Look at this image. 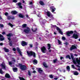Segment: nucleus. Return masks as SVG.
I'll use <instances>...</instances> for the list:
<instances>
[{
	"instance_id": "obj_42",
	"label": "nucleus",
	"mask_w": 80,
	"mask_h": 80,
	"mask_svg": "<svg viewBox=\"0 0 80 80\" xmlns=\"http://www.w3.org/2000/svg\"><path fill=\"white\" fill-rule=\"evenodd\" d=\"M49 77L51 78H53V75H52V74L49 75Z\"/></svg>"
},
{
	"instance_id": "obj_62",
	"label": "nucleus",
	"mask_w": 80,
	"mask_h": 80,
	"mask_svg": "<svg viewBox=\"0 0 80 80\" xmlns=\"http://www.w3.org/2000/svg\"><path fill=\"white\" fill-rule=\"evenodd\" d=\"M63 57H60V60H62V59H63Z\"/></svg>"
},
{
	"instance_id": "obj_30",
	"label": "nucleus",
	"mask_w": 80,
	"mask_h": 80,
	"mask_svg": "<svg viewBox=\"0 0 80 80\" xmlns=\"http://www.w3.org/2000/svg\"><path fill=\"white\" fill-rule=\"evenodd\" d=\"M16 5L17 6H20L21 5H22V3L20 2L17 3Z\"/></svg>"
},
{
	"instance_id": "obj_51",
	"label": "nucleus",
	"mask_w": 80,
	"mask_h": 80,
	"mask_svg": "<svg viewBox=\"0 0 80 80\" xmlns=\"http://www.w3.org/2000/svg\"><path fill=\"white\" fill-rule=\"evenodd\" d=\"M12 50H13V51H14V52H16V49L15 48H12Z\"/></svg>"
},
{
	"instance_id": "obj_24",
	"label": "nucleus",
	"mask_w": 80,
	"mask_h": 80,
	"mask_svg": "<svg viewBox=\"0 0 80 80\" xmlns=\"http://www.w3.org/2000/svg\"><path fill=\"white\" fill-rule=\"evenodd\" d=\"M66 69L67 71L69 72L70 71V68L69 66H68L66 67Z\"/></svg>"
},
{
	"instance_id": "obj_5",
	"label": "nucleus",
	"mask_w": 80,
	"mask_h": 80,
	"mask_svg": "<svg viewBox=\"0 0 80 80\" xmlns=\"http://www.w3.org/2000/svg\"><path fill=\"white\" fill-rule=\"evenodd\" d=\"M71 57L73 61V62L74 64L76 65L77 64V62H76V61L75 60V58H74V57H73V54H72V53H71Z\"/></svg>"
},
{
	"instance_id": "obj_28",
	"label": "nucleus",
	"mask_w": 80,
	"mask_h": 80,
	"mask_svg": "<svg viewBox=\"0 0 80 80\" xmlns=\"http://www.w3.org/2000/svg\"><path fill=\"white\" fill-rule=\"evenodd\" d=\"M66 58H68L69 60H71V58L69 55H67L66 57Z\"/></svg>"
},
{
	"instance_id": "obj_20",
	"label": "nucleus",
	"mask_w": 80,
	"mask_h": 80,
	"mask_svg": "<svg viewBox=\"0 0 80 80\" xmlns=\"http://www.w3.org/2000/svg\"><path fill=\"white\" fill-rule=\"evenodd\" d=\"M12 70L14 72H16L18 71V68H13Z\"/></svg>"
},
{
	"instance_id": "obj_32",
	"label": "nucleus",
	"mask_w": 80,
	"mask_h": 80,
	"mask_svg": "<svg viewBox=\"0 0 80 80\" xmlns=\"http://www.w3.org/2000/svg\"><path fill=\"white\" fill-rule=\"evenodd\" d=\"M48 50H50V48H51V45H50V44L48 43Z\"/></svg>"
},
{
	"instance_id": "obj_13",
	"label": "nucleus",
	"mask_w": 80,
	"mask_h": 80,
	"mask_svg": "<svg viewBox=\"0 0 80 80\" xmlns=\"http://www.w3.org/2000/svg\"><path fill=\"white\" fill-rule=\"evenodd\" d=\"M56 29L57 30L59 31V32L60 33L61 35H63V32L61 31V29L59 28L58 27H56Z\"/></svg>"
},
{
	"instance_id": "obj_27",
	"label": "nucleus",
	"mask_w": 80,
	"mask_h": 80,
	"mask_svg": "<svg viewBox=\"0 0 80 80\" xmlns=\"http://www.w3.org/2000/svg\"><path fill=\"white\" fill-rule=\"evenodd\" d=\"M39 3L41 5H45V4H44V2L42 1H39Z\"/></svg>"
},
{
	"instance_id": "obj_31",
	"label": "nucleus",
	"mask_w": 80,
	"mask_h": 80,
	"mask_svg": "<svg viewBox=\"0 0 80 80\" xmlns=\"http://www.w3.org/2000/svg\"><path fill=\"white\" fill-rule=\"evenodd\" d=\"M8 24L10 27H11L12 28H13V25L10 22H9Z\"/></svg>"
},
{
	"instance_id": "obj_16",
	"label": "nucleus",
	"mask_w": 80,
	"mask_h": 80,
	"mask_svg": "<svg viewBox=\"0 0 80 80\" xmlns=\"http://www.w3.org/2000/svg\"><path fill=\"white\" fill-rule=\"evenodd\" d=\"M11 13L12 15H16V14H17V13H18V12H17V11L14 10L11 11Z\"/></svg>"
},
{
	"instance_id": "obj_56",
	"label": "nucleus",
	"mask_w": 80,
	"mask_h": 80,
	"mask_svg": "<svg viewBox=\"0 0 80 80\" xmlns=\"http://www.w3.org/2000/svg\"><path fill=\"white\" fill-rule=\"evenodd\" d=\"M32 31L34 32H36V31H37V28L36 29V30H34V31H33V30L32 29Z\"/></svg>"
},
{
	"instance_id": "obj_10",
	"label": "nucleus",
	"mask_w": 80,
	"mask_h": 80,
	"mask_svg": "<svg viewBox=\"0 0 80 80\" xmlns=\"http://www.w3.org/2000/svg\"><path fill=\"white\" fill-rule=\"evenodd\" d=\"M77 48L75 45H72L70 48V50L71 51H72L73 50H74V49H77Z\"/></svg>"
},
{
	"instance_id": "obj_1",
	"label": "nucleus",
	"mask_w": 80,
	"mask_h": 80,
	"mask_svg": "<svg viewBox=\"0 0 80 80\" xmlns=\"http://www.w3.org/2000/svg\"><path fill=\"white\" fill-rule=\"evenodd\" d=\"M27 53L29 57H32L33 56V57L35 58L36 57V54L33 51H27Z\"/></svg>"
},
{
	"instance_id": "obj_39",
	"label": "nucleus",
	"mask_w": 80,
	"mask_h": 80,
	"mask_svg": "<svg viewBox=\"0 0 80 80\" xmlns=\"http://www.w3.org/2000/svg\"><path fill=\"white\" fill-rule=\"evenodd\" d=\"M58 44H59L62 43V42L59 40V39H58Z\"/></svg>"
},
{
	"instance_id": "obj_22",
	"label": "nucleus",
	"mask_w": 80,
	"mask_h": 80,
	"mask_svg": "<svg viewBox=\"0 0 80 80\" xmlns=\"http://www.w3.org/2000/svg\"><path fill=\"white\" fill-rule=\"evenodd\" d=\"M3 49L5 52H9V49L5 47L3 48Z\"/></svg>"
},
{
	"instance_id": "obj_58",
	"label": "nucleus",
	"mask_w": 80,
	"mask_h": 80,
	"mask_svg": "<svg viewBox=\"0 0 80 80\" xmlns=\"http://www.w3.org/2000/svg\"><path fill=\"white\" fill-rule=\"evenodd\" d=\"M3 45V44L1 42L0 43V46H2V45Z\"/></svg>"
},
{
	"instance_id": "obj_15",
	"label": "nucleus",
	"mask_w": 80,
	"mask_h": 80,
	"mask_svg": "<svg viewBox=\"0 0 80 80\" xmlns=\"http://www.w3.org/2000/svg\"><path fill=\"white\" fill-rule=\"evenodd\" d=\"M8 20H11V19H15V17L13 16H9L7 17Z\"/></svg>"
},
{
	"instance_id": "obj_61",
	"label": "nucleus",
	"mask_w": 80,
	"mask_h": 80,
	"mask_svg": "<svg viewBox=\"0 0 80 80\" xmlns=\"http://www.w3.org/2000/svg\"><path fill=\"white\" fill-rule=\"evenodd\" d=\"M29 3H30V5H32V4H33V2H29Z\"/></svg>"
},
{
	"instance_id": "obj_38",
	"label": "nucleus",
	"mask_w": 80,
	"mask_h": 80,
	"mask_svg": "<svg viewBox=\"0 0 80 80\" xmlns=\"http://www.w3.org/2000/svg\"><path fill=\"white\" fill-rule=\"evenodd\" d=\"M28 75H29V76H30L32 75V74L31 73V72H30V71H28Z\"/></svg>"
},
{
	"instance_id": "obj_46",
	"label": "nucleus",
	"mask_w": 80,
	"mask_h": 80,
	"mask_svg": "<svg viewBox=\"0 0 80 80\" xmlns=\"http://www.w3.org/2000/svg\"><path fill=\"white\" fill-rule=\"evenodd\" d=\"M12 2H14V3H17V0H13Z\"/></svg>"
},
{
	"instance_id": "obj_29",
	"label": "nucleus",
	"mask_w": 80,
	"mask_h": 80,
	"mask_svg": "<svg viewBox=\"0 0 80 80\" xmlns=\"http://www.w3.org/2000/svg\"><path fill=\"white\" fill-rule=\"evenodd\" d=\"M78 74H79V73L77 71L74 72V75H78Z\"/></svg>"
},
{
	"instance_id": "obj_17",
	"label": "nucleus",
	"mask_w": 80,
	"mask_h": 80,
	"mask_svg": "<svg viewBox=\"0 0 80 80\" xmlns=\"http://www.w3.org/2000/svg\"><path fill=\"white\" fill-rule=\"evenodd\" d=\"M3 36L2 35V34H0V41H3V40H4L5 38H3Z\"/></svg>"
},
{
	"instance_id": "obj_52",
	"label": "nucleus",
	"mask_w": 80,
	"mask_h": 80,
	"mask_svg": "<svg viewBox=\"0 0 80 80\" xmlns=\"http://www.w3.org/2000/svg\"><path fill=\"white\" fill-rule=\"evenodd\" d=\"M29 46L31 48H32V47H33V45H32V44H30L29 45Z\"/></svg>"
},
{
	"instance_id": "obj_50",
	"label": "nucleus",
	"mask_w": 80,
	"mask_h": 80,
	"mask_svg": "<svg viewBox=\"0 0 80 80\" xmlns=\"http://www.w3.org/2000/svg\"><path fill=\"white\" fill-rule=\"evenodd\" d=\"M0 73H1V74H3V73L2 72V70L1 69H0Z\"/></svg>"
},
{
	"instance_id": "obj_14",
	"label": "nucleus",
	"mask_w": 80,
	"mask_h": 80,
	"mask_svg": "<svg viewBox=\"0 0 80 80\" xmlns=\"http://www.w3.org/2000/svg\"><path fill=\"white\" fill-rule=\"evenodd\" d=\"M50 9H51L52 10V13H53L55 11V10H56V8H55L54 7V6H52L50 8Z\"/></svg>"
},
{
	"instance_id": "obj_7",
	"label": "nucleus",
	"mask_w": 80,
	"mask_h": 80,
	"mask_svg": "<svg viewBox=\"0 0 80 80\" xmlns=\"http://www.w3.org/2000/svg\"><path fill=\"white\" fill-rule=\"evenodd\" d=\"M24 32L26 33H28L30 32V29L28 27L27 28V29H24L23 30Z\"/></svg>"
},
{
	"instance_id": "obj_37",
	"label": "nucleus",
	"mask_w": 80,
	"mask_h": 80,
	"mask_svg": "<svg viewBox=\"0 0 80 80\" xmlns=\"http://www.w3.org/2000/svg\"><path fill=\"white\" fill-rule=\"evenodd\" d=\"M71 67L72 68H73L74 69H75V70H76V68L75 67V66L74 65H72Z\"/></svg>"
},
{
	"instance_id": "obj_2",
	"label": "nucleus",
	"mask_w": 80,
	"mask_h": 80,
	"mask_svg": "<svg viewBox=\"0 0 80 80\" xmlns=\"http://www.w3.org/2000/svg\"><path fill=\"white\" fill-rule=\"evenodd\" d=\"M19 66L20 67L21 70H27V67L25 65H22V64L19 63Z\"/></svg>"
},
{
	"instance_id": "obj_4",
	"label": "nucleus",
	"mask_w": 80,
	"mask_h": 80,
	"mask_svg": "<svg viewBox=\"0 0 80 80\" xmlns=\"http://www.w3.org/2000/svg\"><path fill=\"white\" fill-rule=\"evenodd\" d=\"M47 16L48 17H50V18H51L50 19V20H53V18H53V16L51 15V14L50 13V12L48 11L47 12Z\"/></svg>"
},
{
	"instance_id": "obj_41",
	"label": "nucleus",
	"mask_w": 80,
	"mask_h": 80,
	"mask_svg": "<svg viewBox=\"0 0 80 80\" xmlns=\"http://www.w3.org/2000/svg\"><path fill=\"white\" fill-rule=\"evenodd\" d=\"M12 41H11V42H9V45H10V46H12V45H13V44H12Z\"/></svg>"
},
{
	"instance_id": "obj_48",
	"label": "nucleus",
	"mask_w": 80,
	"mask_h": 80,
	"mask_svg": "<svg viewBox=\"0 0 80 80\" xmlns=\"http://www.w3.org/2000/svg\"><path fill=\"white\" fill-rule=\"evenodd\" d=\"M62 40H65L66 38H65L64 37H63L62 38Z\"/></svg>"
},
{
	"instance_id": "obj_12",
	"label": "nucleus",
	"mask_w": 80,
	"mask_h": 80,
	"mask_svg": "<svg viewBox=\"0 0 80 80\" xmlns=\"http://www.w3.org/2000/svg\"><path fill=\"white\" fill-rule=\"evenodd\" d=\"M41 50L42 53H45V51L46 50V48H45V47L43 46L41 48Z\"/></svg>"
},
{
	"instance_id": "obj_34",
	"label": "nucleus",
	"mask_w": 80,
	"mask_h": 80,
	"mask_svg": "<svg viewBox=\"0 0 80 80\" xmlns=\"http://www.w3.org/2000/svg\"><path fill=\"white\" fill-rule=\"evenodd\" d=\"M43 66L45 68H48V66L47 65V64H46V63H43Z\"/></svg>"
},
{
	"instance_id": "obj_9",
	"label": "nucleus",
	"mask_w": 80,
	"mask_h": 80,
	"mask_svg": "<svg viewBox=\"0 0 80 80\" xmlns=\"http://www.w3.org/2000/svg\"><path fill=\"white\" fill-rule=\"evenodd\" d=\"M21 45L23 47H24V46L27 45H28V43L25 41H22L21 42Z\"/></svg>"
},
{
	"instance_id": "obj_35",
	"label": "nucleus",
	"mask_w": 80,
	"mask_h": 80,
	"mask_svg": "<svg viewBox=\"0 0 80 80\" xmlns=\"http://www.w3.org/2000/svg\"><path fill=\"white\" fill-rule=\"evenodd\" d=\"M19 80H25V79L23 77H19Z\"/></svg>"
},
{
	"instance_id": "obj_59",
	"label": "nucleus",
	"mask_w": 80,
	"mask_h": 80,
	"mask_svg": "<svg viewBox=\"0 0 80 80\" xmlns=\"http://www.w3.org/2000/svg\"><path fill=\"white\" fill-rule=\"evenodd\" d=\"M2 35H5V32H3L2 33Z\"/></svg>"
},
{
	"instance_id": "obj_25",
	"label": "nucleus",
	"mask_w": 80,
	"mask_h": 80,
	"mask_svg": "<svg viewBox=\"0 0 80 80\" xmlns=\"http://www.w3.org/2000/svg\"><path fill=\"white\" fill-rule=\"evenodd\" d=\"M27 26V25L26 24H24L22 25V28H26Z\"/></svg>"
},
{
	"instance_id": "obj_26",
	"label": "nucleus",
	"mask_w": 80,
	"mask_h": 80,
	"mask_svg": "<svg viewBox=\"0 0 80 80\" xmlns=\"http://www.w3.org/2000/svg\"><path fill=\"white\" fill-rule=\"evenodd\" d=\"M38 72L39 73L41 74V73H42V72H43V70H42L41 69H40V68H39L38 69Z\"/></svg>"
},
{
	"instance_id": "obj_44",
	"label": "nucleus",
	"mask_w": 80,
	"mask_h": 80,
	"mask_svg": "<svg viewBox=\"0 0 80 80\" xmlns=\"http://www.w3.org/2000/svg\"><path fill=\"white\" fill-rule=\"evenodd\" d=\"M4 27V26H3V25L0 24V27H1V28H3V27Z\"/></svg>"
},
{
	"instance_id": "obj_21",
	"label": "nucleus",
	"mask_w": 80,
	"mask_h": 80,
	"mask_svg": "<svg viewBox=\"0 0 80 80\" xmlns=\"http://www.w3.org/2000/svg\"><path fill=\"white\" fill-rule=\"evenodd\" d=\"M5 78H10V76L9 75V74L6 73L5 75Z\"/></svg>"
},
{
	"instance_id": "obj_47",
	"label": "nucleus",
	"mask_w": 80,
	"mask_h": 80,
	"mask_svg": "<svg viewBox=\"0 0 80 80\" xmlns=\"http://www.w3.org/2000/svg\"><path fill=\"white\" fill-rule=\"evenodd\" d=\"M46 37L47 38H48V37H49V34H48V33L46 34Z\"/></svg>"
},
{
	"instance_id": "obj_33",
	"label": "nucleus",
	"mask_w": 80,
	"mask_h": 80,
	"mask_svg": "<svg viewBox=\"0 0 80 80\" xmlns=\"http://www.w3.org/2000/svg\"><path fill=\"white\" fill-rule=\"evenodd\" d=\"M41 25L42 27H44L45 25V23H44V22H42L41 23Z\"/></svg>"
},
{
	"instance_id": "obj_3",
	"label": "nucleus",
	"mask_w": 80,
	"mask_h": 80,
	"mask_svg": "<svg viewBox=\"0 0 80 80\" xmlns=\"http://www.w3.org/2000/svg\"><path fill=\"white\" fill-rule=\"evenodd\" d=\"M66 33L68 37H70V34H73V31H68L66 32Z\"/></svg>"
},
{
	"instance_id": "obj_18",
	"label": "nucleus",
	"mask_w": 80,
	"mask_h": 80,
	"mask_svg": "<svg viewBox=\"0 0 80 80\" xmlns=\"http://www.w3.org/2000/svg\"><path fill=\"white\" fill-rule=\"evenodd\" d=\"M5 65L4 62H3L1 64L2 67L3 69H6V66Z\"/></svg>"
},
{
	"instance_id": "obj_60",
	"label": "nucleus",
	"mask_w": 80,
	"mask_h": 80,
	"mask_svg": "<svg viewBox=\"0 0 80 80\" xmlns=\"http://www.w3.org/2000/svg\"><path fill=\"white\" fill-rule=\"evenodd\" d=\"M19 8H22V5H20L19 6Z\"/></svg>"
},
{
	"instance_id": "obj_49",
	"label": "nucleus",
	"mask_w": 80,
	"mask_h": 80,
	"mask_svg": "<svg viewBox=\"0 0 80 80\" xmlns=\"http://www.w3.org/2000/svg\"><path fill=\"white\" fill-rule=\"evenodd\" d=\"M9 65H12V62H9Z\"/></svg>"
},
{
	"instance_id": "obj_63",
	"label": "nucleus",
	"mask_w": 80,
	"mask_h": 80,
	"mask_svg": "<svg viewBox=\"0 0 80 80\" xmlns=\"http://www.w3.org/2000/svg\"><path fill=\"white\" fill-rule=\"evenodd\" d=\"M36 72V71H35V70H34L33 72V73H35Z\"/></svg>"
},
{
	"instance_id": "obj_40",
	"label": "nucleus",
	"mask_w": 80,
	"mask_h": 80,
	"mask_svg": "<svg viewBox=\"0 0 80 80\" xmlns=\"http://www.w3.org/2000/svg\"><path fill=\"white\" fill-rule=\"evenodd\" d=\"M5 15L6 16V17H8V13L7 12H6L4 13Z\"/></svg>"
},
{
	"instance_id": "obj_45",
	"label": "nucleus",
	"mask_w": 80,
	"mask_h": 80,
	"mask_svg": "<svg viewBox=\"0 0 80 80\" xmlns=\"http://www.w3.org/2000/svg\"><path fill=\"white\" fill-rule=\"evenodd\" d=\"M35 45H36V47H38V42H36L35 43Z\"/></svg>"
},
{
	"instance_id": "obj_57",
	"label": "nucleus",
	"mask_w": 80,
	"mask_h": 80,
	"mask_svg": "<svg viewBox=\"0 0 80 80\" xmlns=\"http://www.w3.org/2000/svg\"><path fill=\"white\" fill-rule=\"evenodd\" d=\"M76 66L77 67H78V68H80V66L78 65H76Z\"/></svg>"
},
{
	"instance_id": "obj_23",
	"label": "nucleus",
	"mask_w": 80,
	"mask_h": 80,
	"mask_svg": "<svg viewBox=\"0 0 80 80\" xmlns=\"http://www.w3.org/2000/svg\"><path fill=\"white\" fill-rule=\"evenodd\" d=\"M18 16L19 18H24V15L21 14H19Z\"/></svg>"
},
{
	"instance_id": "obj_19",
	"label": "nucleus",
	"mask_w": 80,
	"mask_h": 80,
	"mask_svg": "<svg viewBox=\"0 0 80 80\" xmlns=\"http://www.w3.org/2000/svg\"><path fill=\"white\" fill-rule=\"evenodd\" d=\"M34 65H36L37 63H38V61H37V60L36 59H34L32 61Z\"/></svg>"
},
{
	"instance_id": "obj_64",
	"label": "nucleus",
	"mask_w": 80,
	"mask_h": 80,
	"mask_svg": "<svg viewBox=\"0 0 80 80\" xmlns=\"http://www.w3.org/2000/svg\"><path fill=\"white\" fill-rule=\"evenodd\" d=\"M37 49H38V47H35V50H37Z\"/></svg>"
},
{
	"instance_id": "obj_55",
	"label": "nucleus",
	"mask_w": 80,
	"mask_h": 80,
	"mask_svg": "<svg viewBox=\"0 0 80 80\" xmlns=\"http://www.w3.org/2000/svg\"><path fill=\"white\" fill-rule=\"evenodd\" d=\"M26 18H28V15L26 14Z\"/></svg>"
},
{
	"instance_id": "obj_53",
	"label": "nucleus",
	"mask_w": 80,
	"mask_h": 80,
	"mask_svg": "<svg viewBox=\"0 0 80 80\" xmlns=\"http://www.w3.org/2000/svg\"><path fill=\"white\" fill-rule=\"evenodd\" d=\"M65 44L66 45H68L69 44V43L67 42H66L65 43Z\"/></svg>"
},
{
	"instance_id": "obj_11",
	"label": "nucleus",
	"mask_w": 80,
	"mask_h": 80,
	"mask_svg": "<svg viewBox=\"0 0 80 80\" xmlns=\"http://www.w3.org/2000/svg\"><path fill=\"white\" fill-rule=\"evenodd\" d=\"M17 49L18 52L19 53L20 55V56H21V57H22L23 55H22V51H20V48H19L18 47H17Z\"/></svg>"
},
{
	"instance_id": "obj_8",
	"label": "nucleus",
	"mask_w": 80,
	"mask_h": 80,
	"mask_svg": "<svg viewBox=\"0 0 80 80\" xmlns=\"http://www.w3.org/2000/svg\"><path fill=\"white\" fill-rule=\"evenodd\" d=\"M12 35H13L11 33H9L8 34L6 35V36H7V37H8V39L9 41H10V40H11V38H11V37L12 36Z\"/></svg>"
},
{
	"instance_id": "obj_36",
	"label": "nucleus",
	"mask_w": 80,
	"mask_h": 80,
	"mask_svg": "<svg viewBox=\"0 0 80 80\" xmlns=\"http://www.w3.org/2000/svg\"><path fill=\"white\" fill-rule=\"evenodd\" d=\"M79 58V59L78 60V58H77V59H76V62H77V63L80 62V58Z\"/></svg>"
},
{
	"instance_id": "obj_54",
	"label": "nucleus",
	"mask_w": 80,
	"mask_h": 80,
	"mask_svg": "<svg viewBox=\"0 0 80 80\" xmlns=\"http://www.w3.org/2000/svg\"><path fill=\"white\" fill-rule=\"evenodd\" d=\"M74 32H75V33H77V34H78V35H80V33H78V32H77V31H76V30H75V31H74Z\"/></svg>"
},
{
	"instance_id": "obj_6",
	"label": "nucleus",
	"mask_w": 80,
	"mask_h": 80,
	"mask_svg": "<svg viewBox=\"0 0 80 80\" xmlns=\"http://www.w3.org/2000/svg\"><path fill=\"white\" fill-rule=\"evenodd\" d=\"M79 34H78L73 33L72 37L75 39H77V38H78V36H79Z\"/></svg>"
},
{
	"instance_id": "obj_43",
	"label": "nucleus",
	"mask_w": 80,
	"mask_h": 80,
	"mask_svg": "<svg viewBox=\"0 0 80 80\" xmlns=\"http://www.w3.org/2000/svg\"><path fill=\"white\" fill-rule=\"evenodd\" d=\"M53 63H56V62H57V59H56L53 60Z\"/></svg>"
}]
</instances>
